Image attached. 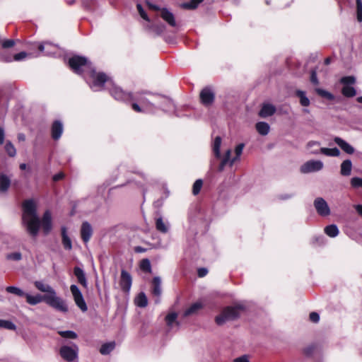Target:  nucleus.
Listing matches in <instances>:
<instances>
[{"label":"nucleus","mask_w":362,"mask_h":362,"mask_svg":"<svg viewBox=\"0 0 362 362\" xmlns=\"http://www.w3.org/2000/svg\"><path fill=\"white\" fill-rule=\"evenodd\" d=\"M45 49L44 44H37L35 42H24V59L26 57H37L40 52H43Z\"/></svg>","instance_id":"6e6552de"},{"label":"nucleus","mask_w":362,"mask_h":362,"mask_svg":"<svg viewBox=\"0 0 362 362\" xmlns=\"http://www.w3.org/2000/svg\"><path fill=\"white\" fill-rule=\"evenodd\" d=\"M146 4H147L148 8L151 10L160 11L161 10V8H160L159 6H158L157 5L153 4L148 1H146Z\"/></svg>","instance_id":"0e129e2a"},{"label":"nucleus","mask_w":362,"mask_h":362,"mask_svg":"<svg viewBox=\"0 0 362 362\" xmlns=\"http://www.w3.org/2000/svg\"><path fill=\"white\" fill-rule=\"evenodd\" d=\"M203 186V180L202 179L197 180L192 186V194L196 196L199 194Z\"/></svg>","instance_id":"a19ab883"},{"label":"nucleus","mask_w":362,"mask_h":362,"mask_svg":"<svg viewBox=\"0 0 362 362\" xmlns=\"http://www.w3.org/2000/svg\"><path fill=\"white\" fill-rule=\"evenodd\" d=\"M315 92L318 95L327 98L329 100L334 99V95L332 93L322 88H316Z\"/></svg>","instance_id":"37998d69"},{"label":"nucleus","mask_w":362,"mask_h":362,"mask_svg":"<svg viewBox=\"0 0 362 362\" xmlns=\"http://www.w3.org/2000/svg\"><path fill=\"white\" fill-rule=\"evenodd\" d=\"M6 291L11 293H14L17 296H23V291L17 287L15 286H8L6 288Z\"/></svg>","instance_id":"864d4df0"},{"label":"nucleus","mask_w":362,"mask_h":362,"mask_svg":"<svg viewBox=\"0 0 362 362\" xmlns=\"http://www.w3.org/2000/svg\"><path fill=\"white\" fill-rule=\"evenodd\" d=\"M145 93V92H141L133 94V99L130 101H136L142 105L153 106V104L144 96V94Z\"/></svg>","instance_id":"cd10ccee"},{"label":"nucleus","mask_w":362,"mask_h":362,"mask_svg":"<svg viewBox=\"0 0 362 362\" xmlns=\"http://www.w3.org/2000/svg\"><path fill=\"white\" fill-rule=\"evenodd\" d=\"M64 177H65V174L63 172H59V173L55 174L52 177V180L54 182H58V181L63 180L64 178Z\"/></svg>","instance_id":"bf43d9fd"},{"label":"nucleus","mask_w":362,"mask_h":362,"mask_svg":"<svg viewBox=\"0 0 362 362\" xmlns=\"http://www.w3.org/2000/svg\"><path fill=\"white\" fill-rule=\"evenodd\" d=\"M310 320L314 323H317L320 320V315L316 312H312L309 315Z\"/></svg>","instance_id":"4d7b16f0"},{"label":"nucleus","mask_w":362,"mask_h":362,"mask_svg":"<svg viewBox=\"0 0 362 362\" xmlns=\"http://www.w3.org/2000/svg\"><path fill=\"white\" fill-rule=\"evenodd\" d=\"M61 234L62 238V244L64 249L67 250H71L72 249V243L70 238L67 235L66 227H62Z\"/></svg>","instance_id":"bb28decb"},{"label":"nucleus","mask_w":362,"mask_h":362,"mask_svg":"<svg viewBox=\"0 0 362 362\" xmlns=\"http://www.w3.org/2000/svg\"><path fill=\"white\" fill-rule=\"evenodd\" d=\"M69 66L71 71L80 76H82L85 68H89L90 63L86 57L74 55L69 59Z\"/></svg>","instance_id":"20e7f679"},{"label":"nucleus","mask_w":362,"mask_h":362,"mask_svg":"<svg viewBox=\"0 0 362 362\" xmlns=\"http://www.w3.org/2000/svg\"><path fill=\"white\" fill-rule=\"evenodd\" d=\"M146 251V249L141 247V246H136L134 247V252L137 253H141Z\"/></svg>","instance_id":"774afa93"},{"label":"nucleus","mask_w":362,"mask_h":362,"mask_svg":"<svg viewBox=\"0 0 362 362\" xmlns=\"http://www.w3.org/2000/svg\"><path fill=\"white\" fill-rule=\"evenodd\" d=\"M8 259L20 260L21 259V254L20 252H13L7 255Z\"/></svg>","instance_id":"13d9d810"},{"label":"nucleus","mask_w":362,"mask_h":362,"mask_svg":"<svg viewBox=\"0 0 362 362\" xmlns=\"http://www.w3.org/2000/svg\"><path fill=\"white\" fill-rule=\"evenodd\" d=\"M141 270L146 273H151V265L148 259H143L139 264Z\"/></svg>","instance_id":"4c0bfd02"},{"label":"nucleus","mask_w":362,"mask_h":362,"mask_svg":"<svg viewBox=\"0 0 362 362\" xmlns=\"http://www.w3.org/2000/svg\"><path fill=\"white\" fill-rule=\"evenodd\" d=\"M295 95L299 98L300 104L303 107H308L310 105L309 98L306 96L305 92L301 90H296Z\"/></svg>","instance_id":"c756f323"},{"label":"nucleus","mask_w":362,"mask_h":362,"mask_svg":"<svg viewBox=\"0 0 362 362\" xmlns=\"http://www.w3.org/2000/svg\"><path fill=\"white\" fill-rule=\"evenodd\" d=\"M177 314L176 313H170L165 316V322L168 327H172L174 323L179 325V322H177Z\"/></svg>","instance_id":"e433bc0d"},{"label":"nucleus","mask_w":362,"mask_h":362,"mask_svg":"<svg viewBox=\"0 0 362 362\" xmlns=\"http://www.w3.org/2000/svg\"><path fill=\"white\" fill-rule=\"evenodd\" d=\"M323 163L320 160H309L305 163L300 167V172L303 173H308L311 172H316L322 170Z\"/></svg>","instance_id":"4468645a"},{"label":"nucleus","mask_w":362,"mask_h":362,"mask_svg":"<svg viewBox=\"0 0 362 362\" xmlns=\"http://www.w3.org/2000/svg\"><path fill=\"white\" fill-rule=\"evenodd\" d=\"M5 151L7 153V154L13 157L16 154V150L14 147V146L11 144L10 141H7L5 145Z\"/></svg>","instance_id":"c03bdc74"},{"label":"nucleus","mask_w":362,"mask_h":362,"mask_svg":"<svg viewBox=\"0 0 362 362\" xmlns=\"http://www.w3.org/2000/svg\"><path fill=\"white\" fill-rule=\"evenodd\" d=\"M156 228L157 230H158L163 233H165L168 232V228L165 226V224L164 223L163 218L161 217L156 218Z\"/></svg>","instance_id":"ea45409f"},{"label":"nucleus","mask_w":362,"mask_h":362,"mask_svg":"<svg viewBox=\"0 0 362 362\" xmlns=\"http://www.w3.org/2000/svg\"><path fill=\"white\" fill-rule=\"evenodd\" d=\"M151 29L157 35H161L164 30H165V25L160 24H154L151 26Z\"/></svg>","instance_id":"a18cd8bd"},{"label":"nucleus","mask_w":362,"mask_h":362,"mask_svg":"<svg viewBox=\"0 0 362 362\" xmlns=\"http://www.w3.org/2000/svg\"><path fill=\"white\" fill-rule=\"evenodd\" d=\"M221 144V138L220 136H216L214 139V155L216 158L221 157L220 147Z\"/></svg>","instance_id":"58836bf2"},{"label":"nucleus","mask_w":362,"mask_h":362,"mask_svg":"<svg viewBox=\"0 0 362 362\" xmlns=\"http://www.w3.org/2000/svg\"><path fill=\"white\" fill-rule=\"evenodd\" d=\"M90 77L93 80V87L103 88L105 83L109 80V77L104 72H97L95 69H91L89 72Z\"/></svg>","instance_id":"9b49d317"},{"label":"nucleus","mask_w":362,"mask_h":362,"mask_svg":"<svg viewBox=\"0 0 362 362\" xmlns=\"http://www.w3.org/2000/svg\"><path fill=\"white\" fill-rule=\"evenodd\" d=\"M136 8H137V10H138V12L139 13V15L141 16V17L148 21V22H150V18H148L147 13L145 12V11L144 10L142 6L139 4H138L136 5Z\"/></svg>","instance_id":"603ef678"},{"label":"nucleus","mask_w":362,"mask_h":362,"mask_svg":"<svg viewBox=\"0 0 362 362\" xmlns=\"http://www.w3.org/2000/svg\"><path fill=\"white\" fill-rule=\"evenodd\" d=\"M199 101L205 107L211 106L215 101V93L211 86H206L199 93Z\"/></svg>","instance_id":"1a4fd4ad"},{"label":"nucleus","mask_w":362,"mask_h":362,"mask_svg":"<svg viewBox=\"0 0 362 362\" xmlns=\"http://www.w3.org/2000/svg\"><path fill=\"white\" fill-rule=\"evenodd\" d=\"M343 95L347 98H351L356 95V91L355 88L350 86H344L341 89Z\"/></svg>","instance_id":"c9c22d12"},{"label":"nucleus","mask_w":362,"mask_h":362,"mask_svg":"<svg viewBox=\"0 0 362 362\" xmlns=\"http://www.w3.org/2000/svg\"><path fill=\"white\" fill-rule=\"evenodd\" d=\"M276 112V107L272 104H264L259 112L261 117H267L273 115Z\"/></svg>","instance_id":"5701e85b"},{"label":"nucleus","mask_w":362,"mask_h":362,"mask_svg":"<svg viewBox=\"0 0 362 362\" xmlns=\"http://www.w3.org/2000/svg\"><path fill=\"white\" fill-rule=\"evenodd\" d=\"M135 303L138 307L145 308L148 305V299L146 294L144 292L139 293L135 299Z\"/></svg>","instance_id":"2f4dec72"},{"label":"nucleus","mask_w":362,"mask_h":362,"mask_svg":"<svg viewBox=\"0 0 362 362\" xmlns=\"http://www.w3.org/2000/svg\"><path fill=\"white\" fill-rule=\"evenodd\" d=\"M93 235V229L89 223L85 221L82 223L81 228V236L84 243H88Z\"/></svg>","instance_id":"dca6fc26"},{"label":"nucleus","mask_w":362,"mask_h":362,"mask_svg":"<svg viewBox=\"0 0 362 362\" xmlns=\"http://www.w3.org/2000/svg\"><path fill=\"white\" fill-rule=\"evenodd\" d=\"M204 0H189L188 2L183 3L182 7L188 10L195 9Z\"/></svg>","instance_id":"f704fd0d"},{"label":"nucleus","mask_w":362,"mask_h":362,"mask_svg":"<svg viewBox=\"0 0 362 362\" xmlns=\"http://www.w3.org/2000/svg\"><path fill=\"white\" fill-rule=\"evenodd\" d=\"M204 305L200 302H196L193 304H192L189 308H188L187 310L184 312V316L188 317L189 315H192L193 314L197 313L199 310L203 308Z\"/></svg>","instance_id":"c85d7f7f"},{"label":"nucleus","mask_w":362,"mask_h":362,"mask_svg":"<svg viewBox=\"0 0 362 362\" xmlns=\"http://www.w3.org/2000/svg\"><path fill=\"white\" fill-rule=\"evenodd\" d=\"M0 327L7 329H15V325L8 320H0Z\"/></svg>","instance_id":"de8ad7c7"},{"label":"nucleus","mask_w":362,"mask_h":362,"mask_svg":"<svg viewBox=\"0 0 362 362\" xmlns=\"http://www.w3.org/2000/svg\"><path fill=\"white\" fill-rule=\"evenodd\" d=\"M316 349V346L315 344H310L305 347L303 352V354L308 357H310L314 354L315 351Z\"/></svg>","instance_id":"09e8293b"},{"label":"nucleus","mask_w":362,"mask_h":362,"mask_svg":"<svg viewBox=\"0 0 362 362\" xmlns=\"http://www.w3.org/2000/svg\"><path fill=\"white\" fill-rule=\"evenodd\" d=\"M16 42L13 40H4L1 42V47L4 49L12 47L15 45Z\"/></svg>","instance_id":"5fc2aeb1"},{"label":"nucleus","mask_w":362,"mask_h":362,"mask_svg":"<svg viewBox=\"0 0 362 362\" xmlns=\"http://www.w3.org/2000/svg\"><path fill=\"white\" fill-rule=\"evenodd\" d=\"M356 78L353 76H344L341 78V83L345 86L352 85L355 83Z\"/></svg>","instance_id":"8fccbe9b"},{"label":"nucleus","mask_w":362,"mask_h":362,"mask_svg":"<svg viewBox=\"0 0 362 362\" xmlns=\"http://www.w3.org/2000/svg\"><path fill=\"white\" fill-rule=\"evenodd\" d=\"M310 82L314 85H318L319 81L317 76V71L315 69H312L310 71Z\"/></svg>","instance_id":"6e6d98bb"},{"label":"nucleus","mask_w":362,"mask_h":362,"mask_svg":"<svg viewBox=\"0 0 362 362\" xmlns=\"http://www.w3.org/2000/svg\"><path fill=\"white\" fill-rule=\"evenodd\" d=\"M244 146H245L244 144H239L235 147V153L236 156L233 159H230V156H231L230 150H228L226 152L225 156L220 163V165L218 168L219 171H222L223 170L224 167L226 166V165L228 164V163H230V166L233 165V164L235 163V161L236 160H238L239 158V157L240 156V155L242 154Z\"/></svg>","instance_id":"0eeeda50"},{"label":"nucleus","mask_w":362,"mask_h":362,"mask_svg":"<svg viewBox=\"0 0 362 362\" xmlns=\"http://www.w3.org/2000/svg\"><path fill=\"white\" fill-rule=\"evenodd\" d=\"M115 348V342L111 341L108 343L103 344L100 349V353L103 355L109 354L113 349Z\"/></svg>","instance_id":"473e14b6"},{"label":"nucleus","mask_w":362,"mask_h":362,"mask_svg":"<svg viewBox=\"0 0 362 362\" xmlns=\"http://www.w3.org/2000/svg\"><path fill=\"white\" fill-rule=\"evenodd\" d=\"M59 354L64 361L73 362L78 358V347L76 344L71 346L64 345L60 347Z\"/></svg>","instance_id":"423d86ee"},{"label":"nucleus","mask_w":362,"mask_h":362,"mask_svg":"<svg viewBox=\"0 0 362 362\" xmlns=\"http://www.w3.org/2000/svg\"><path fill=\"white\" fill-rule=\"evenodd\" d=\"M23 60V52L16 54L13 57L7 54L5 51L0 52V61L4 62H11L13 61L19 62Z\"/></svg>","instance_id":"aec40b11"},{"label":"nucleus","mask_w":362,"mask_h":362,"mask_svg":"<svg viewBox=\"0 0 362 362\" xmlns=\"http://www.w3.org/2000/svg\"><path fill=\"white\" fill-rule=\"evenodd\" d=\"M132 284V278L130 274L124 269L121 271L119 286L124 293H129Z\"/></svg>","instance_id":"2eb2a0df"},{"label":"nucleus","mask_w":362,"mask_h":362,"mask_svg":"<svg viewBox=\"0 0 362 362\" xmlns=\"http://www.w3.org/2000/svg\"><path fill=\"white\" fill-rule=\"evenodd\" d=\"M351 185L354 188H362V178L354 177L351 180Z\"/></svg>","instance_id":"3c124183"},{"label":"nucleus","mask_w":362,"mask_h":362,"mask_svg":"<svg viewBox=\"0 0 362 362\" xmlns=\"http://www.w3.org/2000/svg\"><path fill=\"white\" fill-rule=\"evenodd\" d=\"M356 15L358 22H362V1L356 0Z\"/></svg>","instance_id":"49530a36"},{"label":"nucleus","mask_w":362,"mask_h":362,"mask_svg":"<svg viewBox=\"0 0 362 362\" xmlns=\"http://www.w3.org/2000/svg\"><path fill=\"white\" fill-rule=\"evenodd\" d=\"M322 153L327 156H332V157H337L340 155V151L334 147L332 148H320L318 151H313V153L317 154V153Z\"/></svg>","instance_id":"b1692460"},{"label":"nucleus","mask_w":362,"mask_h":362,"mask_svg":"<svg viewBox=\"0 0 362 362\" xmlns=\"http://www.w3.org/2000/svg\"><path fill=\"white\" fill-rule=\"evenodd\" d=\"M352 163L351 160H344L340 165V173L343 176H349L351 173Z\"/></svg>","instance_id":"a878e982"},{"label":"nucleus","mask_w":362,"mask_h":362,"mask_svg":"<svg viewBox=\"0 0 362 362\" xmlns=\"http://www.w3.org/2000/svg\"><path fill=\"white\" fill-rule=\"evenodd\" d=\"M4 139H5L4 130L2 127H0V145H2L4 144Z\"/></svg>","instance_id":"69168bd1"},{"label":"nucleus","mask_w":362,"mask_h":362,"mask_svg":"<svg viewBox=\"0 0 362 362\" xmlns=\"http://www.w3.org/2000/svg\"><path fill=\"white\" fill-rule=\"evenodd\" d=\"M74 274L76 277L78 284L86 288L88 287V281L84 271L78 267H75L74 268Z\"/></svg>","instance_id":"6ab92c4d"},{"label":"nucleus","mask_w":362,"mask_h":362,"mask_svg":"<svg viewBox=\"0 0 362 362\" xmlns=\"http://www.w3.org/2000/svg\"><path fill=\"white\" fill-rule=\"evenodd\" d=\"M25 298L27 303L33 305H37L41 302H45L47 305L55 309L56 310L63 313H66L68 311V308L62 307L59 303H56L57 302H54V299L49 298V296H42L40 294H37L35 296L26 294Z\"/></svg>","instance_id":"7ed1b4c3"},{"label":"nucleus","mask_w":362,"mask_h":362,"mask_svg":"<svg viewBox=\"0 0 362 362\" xmlns=\"http://www.w3.org/2000/svg\"><path fill=\"white\" fill-rule=\"evenodd\" d=\"M243 308L240 305L238 306H226L223 309L221 314L216 316V323L221 326L223 325L226 321L235 320L240 316V311Z\"/></svg>","instance_id":"f03ea898"},{"label":"nucleus","mask_w":362,"mask_h":362,"mask_svg":"<svg viewBox=\"0 0 362 362\" xmlns=\"http://www.w3.org/2000/svg\"><path fill=\"white\" fill-rule=\"evenodd\" d=\"M160 17L168 23L170 26L175 27L176 21L173 13L168 11V9L163 8L160 10Z\"/></svg>","instance_id":"412c9836"},{"label":"nucleus","mask_w":362,"mask_h":362,"mask_svg":"<svg viewBox=\"0 0 362 362\" xmlns=\"http://www.w3.org/2000/svg\"><path fill=\"white\" fill-rule=\"evenodd\" d=\"M63 133V125L59 120H55L52 124L51 136L54 140H58Z\"/></svg>","instance_id":"f3484780"},{"label":"nucleus","mask_w":362,"mask_h":362,"mask_svg":"<svg viewBox=\"0 0 362 362\" xmlns=\"http://www.w3.org/2000/svg\"><path fill=\"white\" fill-rule=\"evenodd\" d=\"M133 103H132V108L134 111H135L136 112H142L143 110L141 109V107L139 106V105L138 104L139 103L136 102V101H132Z\"/></svg>","instance_id":"052dcab7"},{"label":"nucleus","mask_w":362,"mask_h":362,"mask_svg":"<svg viewBox=\"0 0 362 362\" xmlns=\"http://www.w3.org/2000/svg\"><path fill=\"white\" fill-rule=\"evenodd\" d=\"M314 206L317 213L321 216H327L330 214V209L327 202L322 197H317L315 199Z\"/></svg>","instance_id":"ddd939ff"},{"label":"nucleus","mask_w":362,"mask_h":362,"mask_svg":"<svg viewBox=\"0 0 362 362\" xmlns=\"http://www.w3.org/2000/svg\"><path fill=\"white\" fill-rule=\"evenodd\" d=\"M334 141L346 153L351 155L354 153V148L341 138L336 136L334 138Z\"/></svg>","instance_id":"a211bd4d"},{"label":"nucleus","mask_w":362,"mask_h":362,"mask_svg":"<svg viewBox=\"0 0 362 362\" xmlns=\"http://www.w3.org/2000/svg\"><path fill=\"white\" fill-rule=\"evenodd\" d=\"M207 273L208 270L204 267L199 268L197 270V275L199 277H204L207 274Z\"/></svg>","instance_id":"680f3d73"},{"label":"nucleus","mask_w":362,"mask_h":362,"mask_svg":"<svg viewBox=\"0 0 362 362\" xmlns=\"http://www.w3.org/2000/svg\"><path fill=\"white\" fill-rule=\"evenodd\" d=\"M37 200L35 199H24V215L30 216L26 225L27 230L33 238L38 235L40 227L45 235H47L52 230V218L50 211L46 210L40 220L37 214Z\"/></svg>","instance_id":"f257e3e1"},{"label":"nucleus","mask_w":362,"mask_h":362,"mask_svg":"<svg viewBox=\"0 0 362 362\" xmlns=\"http://www.w3.org/2000/svg\"><path fill=\"white\" fill-rule=\"evenodd\" d=\"M325 233L331 238H334L339 234V229L334 224H331L325 228Z\"/></svg>","instance_id":"72a5a7b5"},{"label":"nucleus","mask_w":362,"mask_h":362,"mask_svg":"<svg viewBox=\"0 0 362 362\" xmlns=\"http://www.w3.org/2000/svg\"><path fill=\"white\" fill-rule=\"evenodd\" d=\"M110 93L115 100L119 101L130 102L133 99V93L125 92L117 86L112 87Z\"/></svg>","instance_id":"f8f14e48"},{"label":"nucleus","mask_w":362,"mask_h":362,"mask_svg":"<svg viewBox=\"0 0 362 362\" xmlns=\"http://www.w3.org/2000/svg\"><path fill=\"white\" fill-rule=\"evenodd\" d=\"M354 208L358 215L362 217V204L354 205Z\"/></svg>","instance_id":"338daca9"},{"label":"nucleus","mask_w":362,"mask_h":362,"mask_svg":"<svg viewBox=\"0 0 362 362\" xmlns=\"http://www.w3.org/2000/svg\"><path fill=\"white\" fill-rule=\"evenodd\" d=\"M58 334L63 338L66 339H76L77 338V334L71 330H66V331H59L58 332Z\"/></svg>","instance_id":"79ce46f5"},{"label":"nucleus","mask_w":362,"mask_h":362,"mask_svg":"<svg viewBox=\"0 0 362 362\" xmlns=\"http://www.w3.org/2000/svg\"><path fill=\"white\" fill-rule=\"evenodd\" d=\"M70 291L76 305L82 312H86L88 310V307L78 287L75 284H72L70 286Z\"/></svg>","instance_id":"9d476101"},{"label":"nucleus","mask_w":362,"mask_h":362,"mask_svg":"<svg viewBox=\"0 0 362 362\" xmlns=\"http://www.w3.org/2000/svg\"><path fill=\"white\" fill-rule=\"evenodd\" d=\"M11 184L10 177L4 173H0V193H6Z\"/></svg>","instance_id":"4be33fe9"},{"label":"nucleus","mask_w":362,"mask_h":362,"mask_svg":"<svg viewBox=\"0 0 362 362\" xmlns=\"http://www.w3.org/2000/svg\"><path fill=\"white\" fill-rule=\"evenodd\" d=\"M234 362H250L248 357L246 355L236 358L233 361Z\"/></svg>","instance_id":"e2e57ef3"},{"label":"nucleus","mask_w":362,"mask_h":362,"mask_svg":"<svg viewBox=\"0 0 362 362\" xmlns=\"http://www.w3.org/2000/svg\"><path fill=\"white\" fill-rule=\"evenodd\" d=\"M255 127L258 133L262 136L267 135L269 132V125L264 122H258Z\"/></svg>","instance_id":"7c9ffc66"},{"label":"nucleus","mask_w":362,"mask_h":362,"mask_svg":"<svg viewBox=\"0 0 362 362\" xmlns=\"http://www.w3.org/2000/svg\"><path fill=\"white\" fill-rule=\"evenodd\" d=\"M151 286H152V289H151L152 294L155 296L159 297L161 295V292H162L161 281H160V277H158V276L153 277L152 279V281H151Z\"/></svg>","instance_id":"393cba45"},{"label":"nucleus","mask_w":362,"mask_h":362,"mask_svg":"<svg viewBox=\"0 0 362 362\" xmlns=\"http://www.w3.org/2000/svg\"><path fill=\"white\" fill-rule=\"evenodd\" d=\"M35 286L41 292L46 293L43 296H49V298H53L54 302H57L56 303H59L63 308H68L64 300L57 296L55 290L51 286L45 284L42 281H36L35 282Z\"/></svg>","instance_id":"39448f33"}]
</instances>
